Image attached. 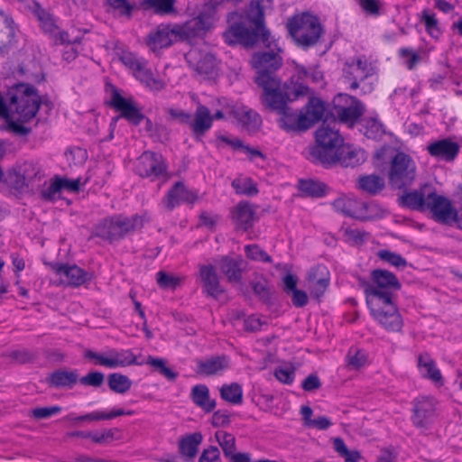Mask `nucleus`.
I'll use <instances>...</instances> for the list:
<instances>
[{
  "mask_svg": "<svg viewBox=\"0 0 462 462\" xmlns=\"http://www.w3.org/2000/svg\"><path fill=\"white\" fill-rule=\"evenodd\" d=\"M243 17L250 27L254 29L255 32H261L264 43L270 42L271 35L269 31L264 28V14L261 0L252 1Z\"/></svg>",
  "mask_w": 462,
  "mask_h": 462,
  "instance_id": "b1692460",
  "label": "nucleus"
},
{
  "mask_svg": "<svg viewBox=\"0 0 462 462\" xmlns=\"http://www.w3.org/2000/svg\"><path fill=\"white\" fill-rule=\"evenodd\" d=\"M294 78V82L307 86L305 82L311 81L319 84L323 81V73L317 67L305 68L304 66L297 65L295 67V73L291 76L288 82H291Z\"/></svg>",
  "mask_w": 462,
  "mask_h": 462,
  "instance_id": "ea45409f",
  "label": "nucleus"
},
{
  "mask_svg": "<svg viewBox=\"0 0 462 462\" xmlns=\"http://www.w3.org/2000/svg\"><path fill=\"white\" fill-rule=\"evenodd\" d=\"M115 432L112 429L90 432L89 439L95 443L106 444L115 439Z\"/></svg>",
  "mask_w": 462,
  "mask_h": 462,
  "instance_id": "680f3d73",
  "label": "nucleus"
},
{
  "mask_svg": "<svg viewBox=\"0 0 462 462\" xmlns=\"http://www.w3.org/2000/svg\"><path fill=\"white\" fill-rule=\"evenodd\" d=\"M63 286L79 287L91 279V275L76 264L51 263L48 264Z\"/></svg>",
  "mask_w": 462,
  "mask_h": 462,
  "instance_id": "4468645a",
  "label": "nucleus"
},
{
  "mask_svg": "<svg viewBox=\"0 0 462 462\" xmlns=\"http://www.w3.org/2000/svg\"><path fill=\"white\" fill-rule=\"evenodd\" d=\"M252 63L257 69L256 83L263 88V94L273 93L282 89V85L273 72L282 66V58L273 51L256 53Z\"/></svg>",
  "mask_w": 462,
  "mask_h": 462,
  "instance_id": "423d86ee",
  "label": "nucleus"
},
{
  "mask_svg": "<svg viewBox=\"0 0 462 462\" xmlns=\"http://www.w3.org/2000/svg\"><path fill=\"white\" fill-rule=\"evenodd\" d=\"M311 92L308 104L301 109V115L306 121L308 128H310L317 122H319L325 111L324 103L318 97H312Z\"/></svg>",
  "mask_w": 462,
  "mask_h": 462,
  "instance_id": "72a5a7b5",
  "label": "nucleus"
},
{
  "mask_svg": "<svg viewBox=\"0 0 462 462\" xmlns=\"http://www.w3.org/2000/svg\"><path fill=\"white\" fill-rule=\"evenodd\" d=\"M343 71L351 90L360 88L363 94H370L374 91L376 69L365 56H356L347 60Z\"/></svg>",
  "mask_w": 462,
  "mask_h": 462,
  "instance_id": "39448f33",
  "label": "nucleus"
},
{
  "mask_svg": "<svg viewBox=\"0 0 462 462\" xmlns=\"http://www.w3.org/2000/svg\"><path fill=\"white\" fill-rule=\"evenodd\" d=\"M361 212L362 216H359V219L366 220L373 218H381L385 215L386 211L374 201H362Z\"/></svg>",
  "mask_w": 462,
  "mask_h": 462,
  "instance_id": "864d4df0",
  "label": "nucleus"
},
{
  "mask_svg": "<svg viewBox=\"0 0 462 462\" xmlns=\"http://www.w3.org/2000/svg\"><path fill=\"white\" fill-rule=\"evenodd\" d=\"M185 59L189 67L203 79H212L217 76V62L211 53L198 48H192L185 55Z\"/></svg>",
  "mask_w": 462,
  "mask_h": 462,
  "instance_id": "a211bd4d",
  "label": "nucleus"
},
{
  "mask_svg": "<svg viewBox=\"0 0 462 462\" xmlns=\"http://www.w3.org/2000/svg\"><path fill=\"white\" fill-rule=\"evenodd\" d=\"M190 398L192 402L206 412L212 411L216 407V402L209 396V390L205 384H197L191 389Z\"/></svg>",
  "mask_w": 462,
  "mask_h": 462,
  "instance_id": "58836bf2",
  "label": "nucleus"
},
{
  "mask_svg": "<svg viewBox=\"0 0 462 462\" xmlns=\"http://www.w3.org/2000/svg\"><path fill=\"white\" fill-rule=\"evenodd\" d=\"M143 226L138 215L131 217L116 215L103 219L94 227L93 234L109 243L123 239L126 235Z\"/></svg>",
  "mask_w": 462,
  "mask_h": 462,
  "instance_id": "0eeeda50",
  "label": "nucleus"
},
{
  "mask_svg": "<svg viewBox=\"0 0 462 462\" xmlns=\"http://www.w3.org/2000/svg\"><path fill=\"white\" fill-rule=\"evenodd\" d=\"M361 132L369 139H377L383 134V125L375 118L365 119Z\"/></svg>",
  "mask_w": 462,
  "mask_h": 462,
  "instance_id": "603ef678",
  "label": "nucleus"
},
{
  "mask_svg": "<svg viewBox=\"0 0 462 462\" xmlns=\"http://www.w3.org/2000/svg\"><path fill=\"white\" fill-rule=\"evenodd\" d=\"M86 359L92 362L95 365L103 366L108 369H116L130 365H143L144 364L152 366L167 379L174 380L177 374L166 366V362L162 358L149 356L147 360H139L138 356L131 349H117L107 347L100 352L86 350L84 353Z\"/></svg>",
  "mask_w": 462,
  "mask_h": 462,
  "instance_id": "7ed1b4c3",
  "label": "nucleus"
},
{
  "mask_svg": "<svg viewBox=\"0 0 462 462\" xmlns=\"http://www.w3.org/2000/svg\"><path fill=\"white\" fill-rule=\"evenodd\" d=\"M299 190L302 196L319 198L325 194V185L313 180H301L299 181Z\"/></svg>",
  "mask_w": 462,
  "mask_h": 462,
  "instance_id": "de8ad7c7",
  "label": "nucleus"
},
{
  "mask_svg": "<svg viewBox=\"0 0 462 462\" xmlns=\"http://www.w3.org/2000/svg\"><path fill=\"white\" fill-rule=\"evenodd\" d=\"M184 34V28L179 23H161L149 32L146 44L155 52L170 47L173 42L183 38Z\"/></svg>",
  "mask_w": 462,
  "mask_h": 462,
  "instance_id": "9b49d317",
  "label": "nucleus"
},
{
  "mask_svg": "<svg viewBox=\"0 0 462 462\" xmlns=\"http://www.w3.org/2000/svg\"><path fill=\"white\" fill-rule=\"evenodd\" d=\"M338 126L339 123L336 119H326L317 129L316 143L309 148V154L312 161L323 165L333 161L334 154L344 143Z\"/></svg>",
  "mask_w": 462,
  "mask_h": 462,
  "instance_id": "20e7f679",
  "label": "nucleus"
},
{
  "mask_svg": "<svg viewBox=\"0 0 462 462\" xmlns=\"http://www.w3.org/2000/svg\"><path fill=\"white\" fill-rule=\"evenodd\" d=\"M79 381L77 370L59 369L47 377L48 383L55 388L71 389Z\"/></svg>",
  "mask_w": 462,
  "mask_h": 462,
  "instance_id": "2f4dec72",
  "label": "nucleus"
},
{
  "mask_svg": "<svg viewBox=\"0 0 462 462\" xmlns=\"http://www.w3.org/2000/svg\"><path fill=\"white\" fill-rule=\"evenodd\" d=\"M378 257L396 268H404L407 266V261L401 254L390 250H380Z\"/></svg>",
  "mask_w": 462,
  "mask_h": 462,
  "instance_id": "4d7b16f0",
  "label": "nucleus"
},
{
  "mask_svg": "<svg viewBox=\"0 0 462 462\" xmlns=\"http://www.w3.org/2000/svg\"><path fill=\"white\" fill-rule=\"evenodd\" d=\"M427 151L437 159L452 162L459 152V145L450 139H441L430 143Z\"/></svg>",
  "mask_w": 462,
  "mask_h": 462,
  "instance_id": "bb28decb",
  "label": "nucleus"
},
{
  "mask_svg": "<svg viewBox=\"0 0 462 462\" xmlns=\"http://www.w3.org/2000/svg\"><path fill=\"white\" fill-rule=\"evenodd\" d=\"M228 113L230 114V116L236 119L237 122L248 132H254L262 125L260 115L256 111L243 105L234 106Z\"/></svg>",
  "mask_w": 462,
  "mask_h": 462,
  "instance_id": "a878e982",
  "label": "nucleus"
},
{
  "mask_svg": "<svg viewBox=\"0 0 462 462\" xmlns=\"http://www.w3.org/2000/svg\"><path fill=\"white\" fill-rule=\"evenodd\" d=\"M158 285L164 290H174L180 285L182 279L165 272H159L156 274Z\"/></svg>",
  "mask_w": 462,
  "mask_h": 462,
  "instance_id": "6e6d98bb",
  "label": "nucleus"
},
{
  "mask_svg": "<svg viewBox=\"0 0 462 462\" xmlns=\"http://www.w3.org/2000/svg\"><path fill=\"white\" fill-rule=\"evenodd\" d=\"M370 279L365 290L370 314L387 331H400L403 320L395 299L401 282L393 273L383 269L372 271Z\"/></svg>",
  "mask_w": 462,
  "mask_h": 462,
  "instance_id": "f257e3e1",
  "label": "nucleus"
},
{
  "mask_svg": "<svg viewBox=\"0 0 462 462\" xmlns=\"http://www.w3.org/2000/svg\"><path fill=\"white\" fill-rule=\"evenodd\" d=\"M216 441L223 450L224 456L227 457L236 450V438L233 434L225 430H217L215 433Z\"/></svg>",
  "mask_w": 462,
  "mask_h": 462,
  "instance_id": "8fccbe9b",
  "label": "nucleus"
},
{
  "mask_svg": "<svg viewBox=\"0 0 462 462\" xmlns=\"http://www.w3.org/2000/svg\"><path fill=\"white\" fill-rule=\"evenodd\" d=\"M229 367V360L226 356H211L197 361V373L210 376L221 374Z\"/></svg>",
  "mask_w": 462,
  "mask_h": 462,
  "instance_id": "cd10ccee",
  "label": "nucleus"
},
{
  "mask_svg": "<svg viewBox=\"0 0 462 462\" xmlns=\"http://www.w3.org/2000/svg\"><path fill=\"white\" fill-rule=\"evenodd\" d=\"M400 54L406 59V65L409 69H412L419 61L418 53L411 49L402 48L400 50Z\"/></svg>",
  "mask_w": 462,
  "mask_h": 462,
  "instance_id": "774afa93",
  "label": "nucleus"
},
{
  "mask_svg": "<svg viewBox=\"0 0 462 462\" xmlns=\"http://www.w3.org/2000/svg\"><path fill=\"white\" fill-rule=\"evenodd\" d=\"M214 263L217 265L223 274H225L230 282H238L243 274V259L241 257L231 258L222 256L215 259Z\"/></svg>",
  "mask_w": 462,
  "mask_h": 462,
  "instance_id": "c85d7f7f",
  "label": "nucleus"
},
{
  "mask_svg": "<svg viewBox=\"0 0 462 462\" xmlns=\"http://www.w3.org/2000/svg\"><path fill=\"white\" fill-rule=\"evenodd\" d=\"M334 104L338 119L351 126L364 113L363 104L347 94H338L334 99Z\"/></svg>",
  "mask_w": 462,
  "mask_h": 462,
  "instance_id": "dca6fc26",
  "label": "nucleus"
},
{
  "mask_svg": "<svg viewBox=\"0 0 462 462\" xmlns=\"http://www.w3.org/2000/svg\"><path fill=\"white\" fill-rule=\"evenodd\" d=\"M418 369L422 377L432 381L437 385L443 384L441 373L429 354L424 353L418 356Z\"/></svg>",
  "mask_w": 462,
  "mask_h": 462,
  "instance_id": "7c9ffc66",
  "label": "nucleus"
},
{
  "mask_svg": "<svg viewBox=\"0 0 462 462\" xmlns=\"http://www.w3.org/2000/svg\"><path fill=\"white\" fill-rule=\"evenodd\" d=\"M174 0H144V5L156 13L169 14L173 10Z\"/></svg>",
  "mask_w": 462,
  "mask_h": 462,
  "instance_id": "bf43d9fd",
  "label": "nucleus"
},
{
  "mask_svg": "<svg viewBox=\"0 0 462 462\" xmlns=\"http://www.w3.org/2000/svg\"><path fill=\"white\" fill-rule=\"evenodd\" d=\"M420 21L424 24L427 33L433 39L439 40L442 35V29L436 14L429 10L424 9L420 17Z\"/></svg>",
  "mask_w": 462,
  "mask_h": 462,
  "instance_id": "79ce46f5",
  "label": "nucleus"
},
{
  "mask_svg": "<svg viewBox=\"0 0 462 462\" xmlns=\"http://www.w3.org/2000/svg\"><path fill=\"white\" fill-rule=\"evenodd\" d=\"M136 172L141 177L158 180L167 176V166L162 154L153 152H144L135 165Z\"/></svg>",
  "mask_w": 462,
  "mask_h": 462,
  "instance_id": "2eb2a0df",
  "label": "nucleus"
},
{
  "mask_svg": "<svg viewBox=\"0 0 462 462\" xmlns=\"http://www.w3.org/2000/svg\"><path fill=\"white\" fill-rule=\"evenodd\" d=\"M428 206L426 210H430L433 217L444 224L451 225L454 219V208L451 202L445 197L435 192L428 196Z\"/></svg>",
  "mask_w": 462,
  "mask_h": 462,
  "instance_id": "aec40b11",
  "label": "nucleus"
},
{
  "mask_svg": "<svg viewBox=\"0 0 462 462\" xmlns=\"http://www.w3.org/2000/svg\"><path fill=\"white\" fill-rule=\"evenodd\" d=\"M199 270V278L203 293L212 298H217L224 290L220 284L215 266L212 264H200Z\"/></svg>",
  "mask_w": 462,
  "mask_h": 462,
  "instance_id": "5701e85b",
  "label": "nucleus"
},
{
  "mask_svg": "<svg viewBox=\"0 0 462 462\" xmlns=\"http://www.w3.org/2000/svg\"><path fill=\"white\" fill-rule=\"evenodd\" d=\"M61 411L60 406H50V407H37L32 410V416L35 419L42 420L47 419L53 415H56Z\"/></svg>",
  "mask_w": 462,
  "mask_h": 462,
  "instance_id": "052dcab7",
  "label": "nucleus"
},
{
  "mask_svg": "<svg viewBox=\"0 0 462 462\" xmlns=\"http://www.w3.org/2000/svg\"><path fill=\"white\" fill-rule=\"evenodd\" d=\"M189 125L194 138L197 141H201L213 125V117L208 107L199 104L194 115L190 117Z\"/></svg>",
  "mask_w": 462,
  "mask_h": 462,
  "instance_id": "4be33fe9",
  "label": "nucleus"
},
{
  "mask_svg": "<svg viewBox=\"0 0 462 462\" xmlns=\"http://www.w3.org/2000/svg\"><path fill=\"white\" fill-rule=\"evenodd\" d=\"M202 440L203 436L200 432H194L181 437L179 440L180 453L188 458L195 457Z\"/></svg>",
  "mask_w": 462,
  "mask_h": 462,
  "instance_id": "4c0bfd02",
  "label": "nucleus"
},
{
  "mask_svg": "<svg viewBox=\"0 0 462 462\" xmlns=\"http://www.w3.org/2000/svg\"><path fill=\"white\" fill-rule=\"evenodd\" d=\"M104 374L100 372H91L79 379L84 385L98 387L104 382Z\"/></svg>",
  "mask_w": 462,
  "mask_h": 462,
  "instance_id": "0e129e2a",
  "label": "nucleus"
},
{
  "mask_svg": "<svg viewBox=\"0 0 462 462\" xmlns=\"http://www.w3.org/2000/svg\"><path fill=\"white\" fill-rule=\"evenodd\" d=\"M229 28L224 32V38L228 44H236L237 42L243 44H250L254 42L257 34L261 32H255L248 23L244 21L243 14L234 12L228 15Z\"/></svg>",
  "mask_w": 462,
  "mask_h": 462,
  "instance_id": "ddd939ff",
  "label": "nucleus"
},
{
  "mask_svg": "<svg viewBox=\"0 0 462 462\" xmlns=\"http://www.w3.org/2000/svg\"><path fill=\"white\" fill-rule=\"evenodd\" d=\"M367 364V355L364 350L351 348L346 356V366L350 370H358Z\"/></svg>",
  "mask_w": 462,
  "mask_h": 462,
  "instance_id": "3c124183",
  "label": "nucleus"
},
{
  "mask_svg": "<svg viewBox=\"0 0 462 462\" xmlns=\"http://www.w3.org/2000/svg\"><path fill=\"white\" fill-rule=\"evenodd\" d=\"M437 402L430 396H420L415 400L412 422L417 428L427 429L435 416Z\"/></svg>",
  "mask_w": 462,
  "mask_h": 462,
  "instance_id": "6ab92c4d",
  "label": "nucleus"
},
{
  "mask_svg": "<svg viewBox=\"0 0 462 462\" xmlns=\"http://www.w3.org/2000/svg\"><path fill=\"white\" fill-rule=\"evenodd\" d=\"M119 60L139 81L149 88L160 90L163 88V82L152 76L151 70L146 68V61L143 59L137 57L133 52L123 51L119 54Z\"/></svg>",
  "mask_w": 462,
  "mask_h": 462,
  "instance_id": "f8f14e48",
  "label": "nucleus"
},
{
  "mask_svg": "<svg viewBox=\"0 0 462 462\" xmlns=\"http://www.w3.org/2000/svg\"><path fill=\"white\" fill-rule=\"evenodd\" d=\"M362 9L370 15H378L381 4L378 0H359Z\"/></svg>",
  "mask_w": 462,
  "mask_h": 462,
  "instance_id": "338daca9",
  "label": "nucleus"
},
{
  "mask_svg": "<svg viewBox=\"0 0 462 462\" xmlns=\"http://www.w3.org/2000/svg\"><path fill=\"white\" fill-rule=\"evenodd\" d=\"M80 179L70 180L66 177L55 176L45 182L42 190V198L50 202H54L61 198L63 191L76 193L80 189Z\"/></svg>",
  "mask_w": 462,
  "mask_h": 462,
  "instance_id": "f3484780",
  "label": "nucleus"
},
{
  "mask_svg": "<svg viewBox=\"0 0 462 462\" xmlns=\"http://www.w3.org/2000/svg\"><path fill=\"white\" fill-rule=\"evenodd\" d=\"M366 159L365 152L352 144H342L334 154V159L325 166L340 164L343 167H356L362 164Z\"/></svg>",
  "mask_w": 462,
  "mask_h": 462,
  "instance_id": "412c9836",
  "label": "nucleus"
},
{
  "mask_svg": "<svg viewBox=\"0 0 462 462\" xmlns=\"http://www.w3.org/2000/svg\"><path fill=\"white\" fill-rule=\"evenodd\" d=\"M332 205L336 211L340 212L346 216L358 219L359 216H362V201L358 200L354 196H340L333 201Z\"/></svg>",
  "mask_w": 462,
  "mask_h": 462,
  "instance_id": "473e14b6",
  "label": "nucleus"
},
{
  "mask_svg": "<svg viewBox=\"0 0 462 462\" xmlns=\"http://www.w3.org/2000/svg\"><path fill=\"white\" fill-rule=\"evenodd\" d=\"M287 27L296 44L304 48L315 45L323 32L319 18L307 13L292 17Z\"/></svg>",
  "mask_w": 462,
  "mask_h": 462,
  "instance_id": "6e6552de",
  "label": "nucleus"
},
{
  "mask_svg": "<svg viewBox=\"0 0 462 462\" xmlns=\"http://www.w3.org/2000/svg\"><path fill=\"white\" fill-rule=\"evenodd\" d=\"M300 414L301 415L303 425L307 428L324 430L332 425L330 420L326 416H319L316 419H312L313 411L308 405L300 407Z\"/></svg>",
  "mask_w": 462,
  "mask_h": 462,
  "instance_id": "a19ab883",
  "label": "nucleus"
},
{
  "mask_svg": "<svg viewBox=\"0 0 462 462\" xmlns=\"http://www.w3.org/2000/svg\"><path fill=\"white\" fill-rule=\"evenodd\" d=\"M311 94V89L308 86L294 82V78L291 82H285L282 89L273 93L262 95L263 105L280 115L278 125L287 133H295L305 131L308 128L301 110L300 112L289 107L288 102L294 101L301 97Z\"/></svg>",
  "mask_w": 462,
  "mask_h": 462,
  "instance_id": "f03ea898",
  "label": "nucleus"
},
{
  "mask_svg": "<svg viewBox=\"0 0 462 462\" xmlns=\"http://www.w3.org/2000/svg\"><path fill=\"white\" fill-rule=\"evenodd\" d=\"M233 220L237 228L246 231L254 222V210L246 202H240L233 210Z\"/></svg>",
  "mask_w": 462,
  "mask_h": 462,
  "instance_id": "c9c22d12",
  "label": "nucleus"
},
{
  "mask_svg": "<svg viewBox=\"0 0 462 462\" xmlns=\"http://www.w3.org/2000/svg\"><path fill=\"white\" fill-rule=\"evenodd\" d=\"M32 168V164H24L23 167L10 171L5 178V181L16 189H23L28 186L36 174L30 173L28 169Z\"/></svg>",
  "mask_w": 462,
  "mask_h": 462,
  "instance_id": "e433bc0d",
  "label": "nucleus"
},
{
  "mask_svg": "<svg viewBox=\"0 0 462 462\" xmlns=\"http://www.w3.org/2000/svg\"><path fill=\"white\" fill-rule=\"evenodd\" d=\"M358 187L370 194H376L383 189L384 180L377 175H366L359 178Z\"/></svg>",
  "mask_w": 462,
  "mask_h": 462,
  "instance_id": "c03bdc74",
  "label": "nucleus"
},
{
  "mask_svg": "<svg viewBox=\"0 0 462 462\" xmlns=\"http://www.w3.org/2000/svg\"><path fill=\"white\" fill-rule=\"evenodd\" d=\"M246 256L254 261L270 262L271 256L257 245H249L245 247Z\"/></svg>",
  "mask_w": 462,
  "mask_h": 462,
  "instance_id": "13d9d810",
  "label": "nucleus"
},
{
  "mask_svg": "<svg viewBox=\"0 0 462 462\" xmlns=\"http://www.w3.org/2000/svg\"><path fill=\"white\" fill-rule=\"evenodd\" d=\"M430 193L427 191V189L406 193L402 198V203L412 209L424 211L428 206L427 202Z\"/></svg>",
  "mask_w": 462,
  "mask_h": 462,
  "instance_id": "37998d69",
  "label": "nucleus"
},
{
  "mask_svg": "<svg viewBox=\"0 0 462 462\" xmlns=\"http://www.w3.org/2000/svg\"><path fill=\"white\" fill-rule=\"evenodd\" d=\"M416 163L407 154L398 152L392 160L388 173L389 182L394 189L411 185L416 178Z\"/></svg>",
  "mask_w": 462,
  "mask_h": 462,
  "instance_id": "9d476101",
  "label": "nucleus"
},
{
  "mask_svg": "<svg viewBox=\"0 0 462 462\" xmlns=\"http://www.w3.org/2000/svg\"><path fill=\"white\" fill-rule=\"evenodd\" d=\"M40 103V97L34 88L21 85L10 98V108L18 114L21 121L28 122L36 116Z\"/></svg>",
  "mask_w": 462,
  "mask_h": 462,
  "instance_id": "1a4fd4ad",
  "label": "nucleus"
},
{
  "mask_svg": "<svg viewBox=\"0 0 462 462\" xmlns=\"http://www.w3.org/2000/svg\"><path fill=\"white\" fill-rule=\"evenodd\" d=\"M309 289L310 294L319 299L327 291L329 284L328 273L325 266H317L314 268L309 275Z\"/></svg>",
  "mask_w": 462,
  "mask_h": 462,
  "instance_id": "c756f323",
  "label": "nucleus"
},
{
  "mask_svg": "<svg viewBox=\"0 0 462 462\" xmlns=\"http://www.w3.org/2000/svg\"><path fill=\"white\" fill-rule=\"evenodd\" d=\"M274 375L282 383L291 384L294 380V370L291 367H279Z\"/></svg>",
  "mask_w": 462,
  "mask_h": 462,
  "instance_id": "69168bd1",
  "label": "nucleus"
},
{
  "mask_svg": "<svg viewBox=\"0 0 462 462\" xmlns=\"http://www.w3.org/2000/svg\"><path fill=\"white\" fill-rule=\"evenodd\" d=\"M222 399L232 404H240L243 402V390L239 383L224 384L220 389Z\"/></svg>",
  "mask_w": 462,
  "mask_h": 462,
  "instance_id": "49530a36",
  "label": "nucleus"
},
{
  "mask_svg": "<svg viewBox=\"0 0 462 462\" xmlns=\"http://www.w3.org/2000/svg\"><path fill=\"white\" fill-rule=\"evenodd\" d=\"M112 105L121 112L120 116L127 119L129 122L138 125L142 121L143 116L139 110L134 107L130 101L119 94H115L113 96Z\"/></svg>",
  "mask_w": 462,
  "mask_h": 462,
  "instance_id": "f704fd0d",
  "label": "nucleus"
},
{
  "mask_svg": "<svg viewBox=\"0 0 462 462\" xmlns=\"http://www.w3.org/2000/svg\"><path fill=\"white\" fill-rule=\"evenodd\" d=\"M341 233L346 242L355 245L363 243L369 236L368 233L353 226H342Z\"/></svg>",
  "mask_w": 462,
  "mask_h": 462,
  "instance_id": "5fc2aeb1",
  "label": "nucleus"
},
{
  "mask_svg": "<svg viewBox=\"0 0 462 462\" xmlns=\"http://www.w3.org/2000/svg\"><path fill=\"white\" fill-rule=\"evenodd\" d=\"M107 383L109 388L113 392L120 394L127 393L133 384L131 379L128 376L119 373L109 374Z\"/></svg>",
  "mask_w": 462,
  "mask_h": 462,
  "instance_id": "a18cd8bd",
  "label": "nucleus"
},
{
  "mask_svg": "<svg viewBox=\"0 0 462 462\" xmlns=\"http://www.w3.org/2000/svg\"><path fill=\"white\" fill-rule=\"evenodd\" d=\"M199 462H222L218 448L209 446L205 448L199 457Z\"/></svg>",
  "mask_w": 462,
  "mask_h": 462,
  "instance_id": "e2e57ef3",
  "label": "nucleus"
},
{
  "mask_svg": "<svg viewBox=\"0 0 462 462\" xmlns=\"http://www.w3.org/2000/svg\"><path fill=\"white\" fill-rule=\"evenodd\" d=\"M237 194L253 197L258 194L257 184L251 178H237L231 183Z\"/></svg>",
  "mask_w": 462,
  "mask_h": 462,
  "instance_id": "09e8293b",
  "label": "nucleus"
},
{
  "mask_svg": "<svg viewBox=\"0 0 462 462\" xmlns=\"http://www.w3.org/2000/svg\"><path fill=\"white\" fill-rule=\"evenodd\" d=\"M198 200V192L187 189L183 183L177 182L168 191L164 202L168 209L172 210L180 203L193 204Z\"/></svg>",
  "mask_w": 462,
  "mask_h": 462,
  "instance_id": "393cba45",
  "label": "nucleus"
}]
</instances>
